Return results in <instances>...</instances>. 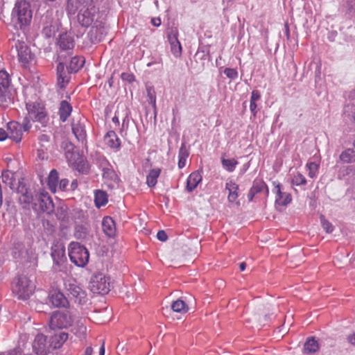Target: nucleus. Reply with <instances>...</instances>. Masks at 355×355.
<instances>
[{"instance_id": "f257e3e1", "label": "nucleus", "mask_w": 355, "mask_h": 355, "mask_svg": "<svg viewBox=\"0 0 355 355\" xmlns=\"http://www.w3.org/2000/svg\"><path fill=\"white\" fill-rule=\"evenodd\" d=\"M33 17L29 2L17 0L11 14V20L17 29H25L30 25Z\"/></svg>"}, {"instance_id": "f03ea898", "label": "nucleus", "mask_w": 355, "mask_h": 355, "mask_svg": "<svg viewBox=\"0 0 355 355\" xmlns=\"http://www.w3.org/2000/svg\"><path fill=\"white\" fill-rule=\"evenodd\" d=\"M78 23L85 28L97 24L99 20V11L94 4L83 5L77 15Z\"/></svg>"}, {"instance_id": "7ed1b4c3", "label": "nucleus", "mask_w": 355, "mask_h": 355, "mask_svg": "<svg viewBox=\"0 0 355 355\" xmlns=\"http://www.w3.org/2000/svg\"><path fill=\"white\" fill-rule=\"evenodd\" d=\"M35 285L28 277L19 275L12 282V292L19 299L27 300L34 292Z\"/></svg>"}, {"instance_id": "20e7f679", "label": "nucleus", "mask_w": 355, "mask_h": 355, "mask_svg": "<svg viewBox=\"0 0 355 355\" xmlns=\"http://www.w3.org/2000/svg\"><path fill=\"white\" fill-rule=\"evenodd\" d=\"M69 257L72 263L78 267L87 265L89 259L87 249L78 242H71L69 247Z\"/></svg>"}, {"instance_id": "39448f33", "label": "nucleus", "mask_w": 355, "mask_h": 355, "mask_svg": "<svg viewBox=\"0 0 355 355\" xmlns=\"http://www.w3.org/2000/svg\"><path fill=\"white\" fill-rule=\"evenodd\" d=\"M31 128V123L27 116L23 119L21 123L15 121H10L7 124L8 137L19 143L22 139L23 132L29 131Z\"/></svg>"}, {"instance_id": "423d86ee", "label": "nucleus", "mask_w": 355, "mask_h": 355, "mask_svg": "<svg viewBox=\"0 0 355 355\" xmlns=\"http://www.w3.org/2000/svg\"><path fill=\"white\" fill-rule=\"evenodd\" d=\"M34 201L31 206L35 211H41L47 214H51L54 211L53 200L47 192L35 193Z\"/></svg>"}, {"instance_id": "0eeeda50", "label": "nucleus", "mask_w": 355, "mask_h": 355, "mask_svg": "<svg viewBox=\"0 0 355 355\" xmlns=\"http://www.w3.org/2000/svg\"><path fill=\"white\" fill-rule=\"evenodd\" d=\"M89 289L94 293L105 295L110 291V277L103 273L94 275L89 282Z\"/></svg>"}, {"instance_id": "6e6552de", "label": "nucleus", "mask_w": 355, "mask_h": 355, "mask_svg": "<svg viewBox=\"0 0 355 355\" xmlns=\"http://www.w3.org/2000/svg\"><path fill=\"white\" fill-rule=\"evenodd\" d=\"M72 318L68 311H54L49 320V327L51 330L67 328L72 324Z\"/></svg>"}, {"instance_id": "1a4fd4ad", "label": "nucleus", "mask_w": 355, "mask_h": 355, "mask_svg": "<svg viewBox=\"0 0 355 355\" xmlns=\"http://www.w3.org/2000/svg\"><path fill=\"white\" fill-rule=\"evenodd\" d=\"M15 190H16L17 193L20 194L19 202L22 208L29 209L30 206L35 202V193L24 182V179L18 181L17 188Z\"/></svg>"}, {"instance_id": "9d476101", "label": "nucleus", "mask_w": 355, "mask_h": 355, "mask_svg": "<svg viewBox=\"0 0 355 355\" xmlns=\"http://www.w3.org/2000/svg\"><path fill=\"white\" fill-rule=\"evenodd\" d=\"M58 64L57 66V79L58 85L60 88H64L70 80V74L67 68V55L64 53H58Z\"/></svg>"}, {"instance_id": "9b49d317", "label": "nucleus", "mask_w": 355, "mask_h": 355, "mask_svg": "<svg viewBox=\"0 0 355 355\" xmlns=\"http://www.w3.org/2000/svg\"><path fill=\"white\" fill-rule=\"evenodd\" d=\"M87 123V120L84 116L74 118L71 123L73 134L76 139L83 144H87L86 124Z\"/></svg>"}, {"instance_id": "f8f14e48", "label": "nucleus", "mask_w": 355, "mask_h": 355, "mask_svg": "<svg viewBox=\"0 0 355 355\" xmlns=\"http://www.w3.org/2000/svg\"><path fill=\"white\" fill-rule=\"evenodd\" d=\"M14 48L17 53L19 61L24 66L34 59V54L31 53L30 48L24 42L19 40L15 41L12 46V49Z\"/></svg>"}, {"instance_id": "ddd939ff", "label": "nucleus", "mask_w": 355, "mask_h": 355, "mask_svg": "<svg viewBox=\"0 0 355 355\" xmlns=\"http://www.w3.org/2000/svg\"><path fill=\"white\" fill-rule=\"evenodd\" d=\"M56 44L60 49L59 53H64L66 55H71L75 46L74 39L72 35L67 33L60 34Z\"/></svg>"}, {"instance_id": "4468645a", "label": "nucleus", "mask_w": 355, "mask_h": 355, "mask_svg": "<svg viewBox=\"0 0 355 355\" xmlns=\"http://www.w3.org/2000/svg\"><path fill=\"white\" fill-rule=\"evenodd\" d=\"M69 295L74 299L75 302L79 304H84L87 300L85 291L76 282L65 284Z\"/></svg>"}, {"instance_id": "2eb2a0df", "label": "nucleus", "mask_w": 355, "mask_h": 355, "mask_svg": "<svg viewBox=\"0 0 355 355\" xmlns=\"http://www.w3.org/2000/svg\"><path fill=\"white\" fill-rule=\"evenodd\" d=\"M41 20L43 24L42 34L46 38H50L54 36L55 33L58 31L56 21H53L51 16L49 14L43 15Z\"/></svg>"}, {"instance_id": "dca6fc26", "label": "nucleus", "mask_w": 355, "mask_h": 355, "mask_svg": "<svg viewBox=\"0 0 355 355\" xmlns=\"http://www.w3.org/2000/svg\"><path fill=\"white\" fill-rule=\"evenodd\" d=\"M51 255L53 260V264L61 270V267L67 261L64 247L62 245H55L52 246Z\"/></svg>"}, {"instance_id": "f3484780", "label": "nucleus", "mask_w": 355, "mask_h": 355, "mask_svg": "<svg viewBox=\"0 0 355 355\" xmlns=\"http://www.w3.org/2000/svg\"><path fill=\"white\" fill-rule=\"evenodd\" d=\"M50 345L46 343V337L37 334L33 343V349L37 355H47L50 352Z\"/></svg>"}, {"instance_id": "a211bd4d", "label": "nucleus", "mask_w": 355, "mask_h": 355, "mask_svg": "<svg viewBox=\"0 0 355 355\" xmlns=\"http://www.w3.org/2000/svg\"><path fill=\"white\" fill-rule=\"evenodd\" d=\"M275 189L273 191L276 193L275 205L278 206H286L291 200V195L288 193L282 191V186L279 183L273 182Z\"/></svg>"}, {"instance_id": "6ab92c4d", "label": "nucleus", "mask_w": 355, "mask_h": 355, "mask_svg": "<svg viewBox=\"0 0 355 355\" xmlns=\"http://www.w3.org/2000/svg\"><path fill=\"white\" fill-rule=\"evenodd\" d=\"M105 34L106 32L103 23L100 21L97 24H94L92 26L88 35L92 43H98L103 39Z\"/></svg>"}, {"instance_id": "aec40b11", "label": "nucleus", "mask_w": 355, "mask_h": 355, "mask_svg": "<svg viewBox=\"0 0 355 355\" xmlns=\"http://www.w3.org/2000/svg\"><path fill=\"white\" fill-rule=\"evenodd\" d=\"M263 191L266 193V196H268L269 191L266 184L262 180L255 179L248 193V200L252 201L256 194Z\"/></svg>"}, {"instance_id": "412c9836", "label": "nucleus", "mask_w": 355, "mask_h": 355, "mask_svg": "<svg viewBox=\"0 0 355 355\" xmlns=\"http://www.w3.org/2000/svg\"><path fill=\"white\" fill-rule=\"evenodd\" d=\"M12 87H1L0 86V106L6 108L13 103Z\"/></svg>"}, {"instance_id": "4be33fe9", "label": "nucleus", "mask_w": 355, "mask_h": 355, "mask_svg": "<svg viewBox=\"0 0 355 355\" xmlns=\"http://www.w3.org/2000/svg\"><path fill=\"white\" fill-rule=\"evenodd\" d=\"M61 148L64 151V155L67 161L71 164L76 162L78 157V154L74 150V145L71 141L64 140L62 142Z\"/></svg>"}, {"instance_id": "5701e85b", "label": "nucleus", "mask_w": 355, "mask_h": 355, "mask_svg": "<svg viewBox=\"0 0 355 355\" xmlns=\"http://www.w3.org/2000/svg\"><path fill=\"white\" fill-rule=\"evenodd\" d=\"M70 55H67V68L69 73H77L84 65L85 60L80 56L71 57L68 60V57Z\"/></svg>"}, {"instance_id": "b1692460", "label": "nucleus", "mask_w": 355, "mask_h": 355, "mask_svg": "<svg viewBox=\"0 0 355 355\" xmlns=\"http://www.w3.org/2000/svg\"><path fill=\"white\" fill-rule=\"evenodd\" d=\"M49 301L56 307H67L69 304L66 297L59 291H55L50 294Z\"/></svg>"}, {"instance_id": "393cba45", "label": "nucleus", "mask_w": 355, "mask_h": 355, "mask_svg": "<svg viewBox=\"0 0 355 355\" xmlns=\"http://www.w3.org/2000/svg\"><path fill=\"white\" fill-rule=\"evenodd\" d=\"M12 257L17 260H21L27 254L24 244L21 241H15L10 248Z\"/></svg>"}, {"instance_id": "a878e982", "label": "nucleus", "mask_w": 355, "mask_h": 355, "mask_svg": "<svg viewBox=\"0 0 355 355\" xmlns=\"http://www.w3.org/2000/svg\"><path fill=\"white\" fill-rule=\"evenodd\" d=\"M50 347L53 349L60 348L68 338V334L59 331L51 335Z\"/></svg>"}, {"instance_id": "bb28decb", "label": "nucleus", "mask_w": 355, "mask_h": 355, "mask_svg": "<svg viewBox=\"0 0 355 355\" xmlns=\"http://www.w3.org/2000/svg\"><path fill=\"white\" fill-rule=\"evenodd\" d=\"M105 144L111 148L118 150L121 146V140L114 130L108 131L104 137Z\"/></svg>"}, {"instance_id": "cd10ccee", "label": "nucleus", "mask_w": 355, "mask_h": 355, "mask_svg": "<svg viewBox=\"0 0 355 355\" xmlns=\"http://www.w3.org/2000/svg\"><path fill=\"white\" fill-rule=\"evenodd\" d=\"M202 175L199 171L191 173L187 180L186 190L189 193L192 192L202 181Z\"/></svg>"}, {"instance_id": "c85d7f7f", "label": "nucleus", "mask_w": 355, "mask_h": 355, "mask_svg": "<svg viewBox=\"0 0 355 355\" xmlns=\"http://www.w3.org/2000/svg\"><path fill=\"white\" fill-rule=\"evenodd\" d=\"M102 227L104 233L109 237H114L116 234V225L114 220L110 217H104L102 221Z\"/></svg>"}, {"instance_id": "c756f323", "label": "nucleus", "mask_w": 355, "mask_h": 355, "mask_svg": "<svg viewBox=\"0 0 355 355\" xmlns=\"http://www.w3.org/2000/svg\"><path fill=\"white\" fill-rule=\"evenodd\" d=\"M225 189L229 192L227 196L228 201L234 202L239 197V185L232 180H230L225 184Z\"/></svg>"}, {"instance_id": "7c9ffc66", "label": "nucleus", "mask_w": 355, "mask_h": 355, "mask_svg": "<svg viewBox=\"0 0 355 355\" xmlns=\"http://www.w3.org/2000/svg\"><path fill=\"white\" fill-rule=\"evenodd\" d=\"M72 106L67 101H62L60 103L59 115L61 121L64 122L70 116Z\"/></svg>"}, {"instance_id": "2f4dec72", "label": "nucleus", "mask_w": 355, "mask_h": 355, "mask_svg": "<svg viewBox=\"0 0 355 355\" xmlns=\"http://www.w3.org/2000/svg\"><path fill=\"white\" fill-rule=\"evenodd\" d=\"M2 180L4 184L8 186L12 190L17 188V184L16 183L15 174L10 171H5L1 175Z\"/></svg>"}, {"instance_id": "473e14b6", "label": "nucleus", "mask_w": 355, "mask_h": 355, "mask_svg": "<svg viewBox=\"0 0 355 355\" xmlns=\"http://www.w3.org/2000/svg\"><path fill=\"white\" fill-rule=\"evenodd\" d=\"M26 109L28 114V119H33L37 114H38L40 111H42L45 109L44 106L41 103L35 102V103H26Z\"/></svg>"}, {"instance_id": "72a5a7b5", "label": "nucleus", "mask_w": 355, "mask_h": 355, "mask_svg": "<svg viewBox=\"0 0 355 355\" xmlns=\"http://www.w3.org/2000/svg\"><path fill=\"white\" fill-rule=\"evenodd\" d=\"M319 344L314 337L309 338L304 345V352L306 354H314L319 350Z\"/></svg>"}, {"instance_id": "f704fd0d", "label": "nucleus", "mask_w": 355, "mask_h": 355, "mask_svg": "<svg viewBox=\"0 0 355 355\" xmlns=\"http://www.w3.org/2000/svg\"><path fill=\"white\" fill-rule=\"evenodd\" d=\"M58 173L55 169H53L51 171L49 177L47 184L50 191L53 193H55L57 191V187L58 184Z\"/></svg>"}, {"instance_id": "c9c22d12", "label": "nucleus", "mask_w": 355, "mask_h": 355, "mask_svg": "<svg viewBox=\"0 0 355 355\" xmlns=\"http://www.w3.org/2000/svg\"><path fill=\"white\" fill-rule=\"evenodd\" d=\"M343 117L345 120L355 124V104L350 103L343 108Z\"/></svg>"}, {"instance_id": "e433bc0d", "label": "nucleus", "mask_w": 355, "mask_h": 355, "mask_svg": "<svg viewBox=\"0 0 355 355\" xmlns=\"http://www.w3.org/2000/svg\"><path fill=\"white\" fill-rule=\"evenodd\" d=\"M161 170L159 168H153L150 171L146 177V183L148 187H153L156 185Z\"/></svg>"}, {"instance_id": "4c0bfd02", "label": "nucleus", "mask_w": 355, "mask_h": 355, "mask_svg": "<svg viewBox=\"0 0 355 355\" xmlns=\"http://www.w3.org/2000/svg\"><path fill=\"white\" fill-rule=\"evenodd\" d=\"M94 202L97 207L105 205L107 202V195L106 192L101 190H96L94 193Z\"/></svg>"}, {"instance_id": "58836bf2", "label": "nucleus", "mask_w": 355, "mask_h": 355, "mask_svg": "<svg viewBox=\"0 0 355 355\" xmlns=\"http://www.w3.org/2000/svg\"><path fill=\"white\" fill-rule=\"evenodd\" d=\"M189 156V151L186 147V145L184 143L182 144L181 147L179 150V161H178V167L180 168H182L184 167L186 164V159Z\"/></svg>"}, {"instance_id": "ea45409f", "label": "nucleus", "mask_w": 355, "mask_h": 355, "mask_svg": "<svg viewBox=\"0 0 355 355\" xmlns=\"http://www.w3.org/2000/svg\"><path fill=\"white\" fill-rule=\"evenodd\" d=\"M38 141L41 146V149L38 150L44 153L50 146L51 135L49 134L42 133L39 135Z\"/></svg>"}, {"instance_id": "a19ab883", "label": "nucleus", "mask_w": 355, "mask_h": 355, "mask_svg": "<svg viewBox=\"0 0 355 355\" xmlns=\"http://www.w3.org/2000/svg\"><path fill=\"white\" fill-rule=\"evenodd\" d=\"M103 178L107 180H115L117 178L115 171L112 168L107 164L105 163V166L103 167Z\"/></svg>"}, {"instance_id": "79ce46f5", "label": "nucleus", "mask_w": 355, "mask_h": 355, "mask_svg": "<svg viewBox=\"0 0 355 355\" xmlns=\"http://www.w3.org/2000/svg\"><path fill=\"white\" fill-rule=\"evenodd\" d=\"M171 309L175 312L186 313L188 311V306L181 300L174 301L171 304Z\"/></svg>"}, {"instance_id": "37998d69", "label": "nucleus", "mask_w": 355, "mask_h": 355, "mask_svg": "<svg viewBox=\"0 0 355 355\" xmlns=\"http://www.w3.org/2000/svg\"><path fill=\"white\" fill-rule=\"evenodd\" d=\"M221 164L223 167L227 171L233 172L239 162L235 159H225L221 157Z\"/></svg>"}, {"instance_id": "c03bdc74", "label": "nucleus", "mask_w": 355, "mask_h": 355, "mask_svg": "<svg viewBox=\"0 0 355 355\" xmlns=\"http://www.w3.org/2000/svg\"><path fill=\"white\" fill-rule=\"evenodd\" d=\"M87 234H88V230L85 226H84L83 225H77L75 227L73 235L77 239H80V240L85 239H86Z\"/></svg>"}, {"instance_id": "a18cd8bd", "label": "nucleus", "mask_w": 355, "mask_h": 355, "mask_svg": "<svg viewBox=\"0 0 355 355\" xmlns=\"http://www.w3.org/2000/svg\"><path fill=\"white\" fill-rule=\"evenodd\" d=\"M355 152L352 149H347L342 152L340 159L344 163H350L355 160Z\"/></svg>"}, {"instance_id": "49530a36", "label": "nucleus", "mask_w": 355, "mask_h": 355, "mask_svg": "<svg viewBox=\"0 0 355 355\" xmlns=\"http://www.w3.org/2000/svg\"><path fill=\"white\" fill-rule=\"evenodd\" d=\"M32 119L34 121H37L40 123L44 127L46 126L49 121V118L46 109H44L42 111H40V112Z\"/></svg>"}, {"instance_id": "de8ad7c7", "label": "nucleus", "mask_w": 355, "mask_h": 355, "mask_svg": "<svg viewBox=\"0 0 355 355\" xmlns=\"http://www.w3.org/2000/svg\"><path fill=\"white\" fill-rule=\"evenodd\" d=\"M0 86L1 87H12L10 76L7 71L4 70L0 71Z\"/></svg>"}, {"instance_id": "09e8293b", "label": "nucleus", "mask_w": 355, "mask_h": 355, "mask_svg": "<svg viewBox=\"0 0 355 355\" xmlns=\"http://www.w3.org/2000/svg\"><path fill=\"white\" fill-rule=\"evenodd\" d=\"M306 166L309 170V176L311 178H315L318 174V171L319 168V165L315 162H309L306 164Z\"/></svg>"}, {"instance_id": "8fccbe9b", "label": "nucleus", "mask_w": 355, "mask_h": 355, "mask_svg": "<svg viewBox=\"0 0 355 355\" xmlns=\"http://www.w3.org/2000/svg\"><path fill=\"white\" fill-rule=\"evenodd\" d=\"M291 183L297 186L304 185L306 184V180L304 175L300 173H297V174L294 175Z\"/></svg>"}, {"instance_id": "3c124183", "label": "nucleus", "mask_w": 355, "mask_h": 355, "mask_svg": "<svg viewBox=\"0 0 355 355\" xmlns=\"http://www.w3.org/2000/svg\"><path fill=\"white\" fill-rule=\"evenodd\" d=\"M171 49L172 53L175 57L180 56L181 53H182V46H181L180 42L179 41H177V42L171 44Z\"/></svg>"}, {"instance_id": "603ef678", "label": "nucleus", "mask_w": 355, "mask_h": 355, "mask_svg": "<svg viewBox=\"0 0 355 355\" xmlns=\"http://www.w3.org/2000/svg\"><path fill=\"white\" fill-rule=\"evenodd\" d=\"M320 221L322 227L327 233H331L334 230V226L332 224L324 218L323 216L320 217Z\"/></svg>"}, {"instance_id": "864d4df0", "label": "nucleus", "mask_w": 355, "mask_h": 355, "mask_svg": "<svg viewBox=\"0 0 355 355\" xmlns=\"http://www.w3.org/2000/svg\"><path fill=\"white\" fill-rule=\"evenodd\" d=\"M224 73L231 80H235L238 77V71L235 69L226 68Z\"/></svg>"}, {"instance_id": "5fc2aeb1", "label": "nucleus", "mask_w": 355, "mask_h": 355, "mask_svg": "<svg viewBox=\"0 0 355 355\" xmlns=\"http://www.w3.org/2000/svg\"><path fill=\"white\" fill-rule=\"evenodd\" d=\"M347 10L349 15L355 14V0H346Z\"/></svg>"}, {"instance_id": "6e6d98bb", "label": "nucleus", "mask_w": 355, "mask_h": 355, "mask_svg": "<svg viewBox=\"0 0 355 355\" xmlns=\"http://www.w3.org/2000/svg\"><path fill=\"white\" fill-rule=\"evenodd\" d=\"M121 78L123 81H126L129 83L134 82L135 80V76L132 73L126 72L122 73Z\"/></svg>"}, {"instance_id": "4d7b16f0", "label": "nucleus", "mask_w": 355, "mask_h": 355, "mask_svg": "<svg viewBox=\"0 0 355 355\" xmlns=\"http://www.w3.org/2000/svg\"><path fill=\"white\" fill-rule=\"evenodd\" d=\"M168 40L170 43V45L177 41H179L178 39V32L176 30H172L170 33L168 35Z\"/></svg>"}, {"instance_id": "13d9d810", "label": "nucleus", "mask_w": 355, "mask_h": 355, "mask_svg": "<svg viewBox=\"0 0 355 355\" xmlns=\"http://www.w3.org/2000/svg\"><path fill=\"white\" fill-rule=\"evenodd\" d=\"M69 180L68 179H62L59 182H58V187L59 189L61 190V191H67V187L69 185Z\"/></svg>"}, {"instance_id": "bf43d9fd", "label": "nucleus", "mask_w": 355, "mask_h": 355, "mask_svg": "<svg viewBox=\"0 0 355 355\" xmlns=\"http://www.w3.org/2000/svg\"><path fill=\"white\" fill-rule=\"evenodd\" d=\"M157 238L160 241H166L168 239V236L164 230H159L157 234Z\"/></svg>"}, {"instance_id": "052dcab7", "label": "nucleus", "mask_w": 355, "mask_h": 355, "mask_svg": "<svg viewBox=\"0 0 355 355\" xmlns=\"http://www.w3.org/2000/svg\"><path fill=\"white\" fill-rule=\"evenodd\" d=\"M261 98L260 92L258 90H253L251 94V101L257 102Z\"/></svg>"}, {"instance_id": "680f3d73", "label": "nucleus", "mask_w": 355, "mask_h": 355, "mask_svg": "<svg viewBox=\"0 0 355 355\" xmlns=\"http://www.w3.org/2000/svg\"><path fill=\"white\" fill-rule=\"evenodd\" d=\"M250 111H251L252 114H253V116H255L256 114H257L256 102L250 101Z\"/></svg>"}, {"instance_id": "e2e57ef3", "label": "nucleus", "mask_w": 355, "mask_h": 355, "mask_svg": "<svg viewBox=\"0 0 355 355\" xmlns=\"http://www.w3.org/2000/svg\"><path fill=\"white\" fill-rule=\"evenodd\" d=\"M8 137V130L6 131L3 128H0V141H3Z\"/></svg>"}, {"instance_id": "0e129e2a", "label": "nucleus", "mask_w": 355, "mask_h": 355, "mask_svg": "<svg viewBox=\"0 0 355 355\" xmlns=\"http://www.w3.org/2000/svg\"><path fill=\"white\" fill-rule=\"evenodd\" d=\"M347 340L350 344L355 346V334L349 335Z\"/></svg>"}, {"instance_id": "69168bd1", "label": "nucleus", "mask_w": 355, "mask_h": 355, "mask_svg": "<svg viewBox=\"0 0 355 355\" xmlns=\"http://www.w3.org/2000/svg\"><path fill=\"white\" fill-rule=\"evenodd\" d=\"M151 23L154 26H159L161 24V19L159 18H153Z\"/></svg>"}, {"instance_id": "338daca9", "label": "nucleus", "mask_w": 355, "mask_h": 355, "mask_svg": "<svg viewBox=\"0 0 355 355\" xmlns=\"http://www.w3.org/2000/svg\"><path fill=\"white\" fill-rule=\"evenodd\" d=\"M0 355H21V352L19 349H15L10 352H9L7 354H0Z\"/></svg>"}, {"instance_id": "774afa93", "label": "nucleus", "mask_w": 355, "mask_h": 355, "mask_svg": "<svg viewBox=\"0 0 355 355\" xmlns=\"http://www.w3.org/2000/svg\"><path fill=\"white\" fill-rule=\"evenodd\" d=\"M93 349L92 347H87L83 355H92Z\"/></svg>"}]
</instances>
